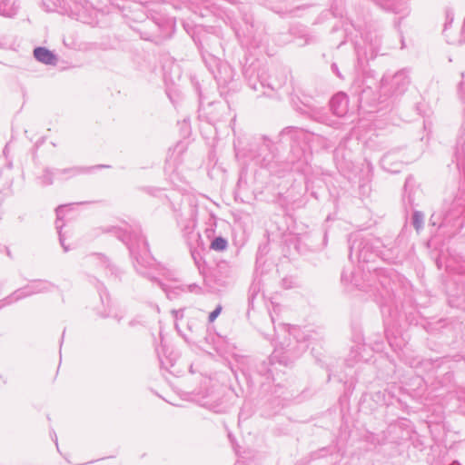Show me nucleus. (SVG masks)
Listing matches in <instances>:
<instances>
[{"label": "nucleus", "instance_id": "f257e3e1", "mask_svg": "<svg viewBox=\"0 0 465 465\" xmlns=\"http://www.w3.org/2000/svg\"><path fill=\"white\" fill-rule=\"evenodd\" d=\"M410 84V78L405 71H399L393 75H384L381 81L380 92L381 96L392 97L404 94Z\"/></svg>", "mask_w": 465, "mask_h": 465}, {"label": "nucleus", "instance_id": "f03ea898", "mask_svg": "<svg viewBox=\"0 0 465 465\" xmlns=\"http://www.w3.org/2000/svg\"><path fill=\"white\" fill-rule=\"evenodd\" d=\"M230 277V266L227 262H222L206 276L205 281L214 291H219L220 288L228 285Z\"/></svg>", "mask_w": 465, "mask_h": 465}, {"label": "nucleus", "instance_id": "7ed1b4c3", "mask_svg": "<svg viewBox=\"0 0 465 465\" xmlns=\"http://www.w3.org/2000/svg\"><path fill=\"white\" fill-rule=\"evenodd\" d=\"M52 285L47 282L38 281L24 288L18 289L7 296L4 301L6 304H11L24 298L29 297L35 293L47 292Z\"/></svg>", "mask_w": 465, "mask_h": 465}, {"label": "nucleus", "instance_id": "20e7f679", "mask_svg": "<svg viewBox=\"0 0 465 465\" xmlns=\"http://www.w3.org/2000/svg\"><path fill=\"white\" fill-rule=\"evenodd\" d=\"M331 110L337 116H343L348 110V97L344 93H338L330 101Z\"/></svg>", "mask_w": 465, "mask_h": 465}, {"label": "nucleus", "instance_id": "39448f33", "mask_svg": "<svg viewBox=\"0 0 465 465\" xmlns=\"http://www.w3.org/2000/svg\"><path fill=\"white\" fill-rule=\"evenodd\" d=\"M356 251L358 258L363 262H369L371 255L369 254V242L366 241H353L350 246L351 255Z\"/></svg>", "mask_w": 465, "mask_h": 465}, {"label": "nucleus", "instance_id": "423d86ee", "mask_svg": "<svg viewBox=\"0 0 465 465\" xmlns=\"http://www.w3.org/2000/svg\"><path fill=\"white\" fill-rule=\"evenodd\" d=\"M35 58L45 64H54L56 62L55 55L45 47H36L34 50Z\"/></svg>", "mask_w": 465, "mask_h": 465}, {"label": "nucleus", "instance_id": "0eeeda50", "mask_svg": "<svg viewBox=\"0 0 465 465\" xmlns=\"http://www.w3.org/2000/svg\"><path fill=\"white\" fill-rule=\"evenodd\" d=\"M17 12L15 3L7 0L0 1V15L5 17H13Z\"/></svg>", "mask_w": 465, "mask_h": 465}, {"label": "nucleus", "instance_id": "6e6552de", "mask_svg": "<svg viewBox=\"0 0 465 465\" xmlns=\"http://www.w3.org/2000/svg\"><path fill=\"white\" fill-rule=\"evenodd\" d=\"M66 206L65 205H61L59 206L57 209H56V216H57V219H56V222H55V225H56V228L58 230V233H59V240H60V242L64 250V252H67L69 249L67 246L64 245V239H63V235H62V232H61V229L62 227L64 226V223H61V220H62V217L64 215V209L65 208Z\"/></svg>", "mask_w": 465, "mask_h": 465}, {"label": "nucleus", "instance_id": "1a4fd4ad", "mask_svg": "<svg viewBox=\"0 0 465 465\" xmlns=\"http://www.w3.org/2000/svg\"><path fill=\"white\" fill-rule=\"evenodd\" d=\"M341 280H342V281H349V279H348V277H347V274H346V272H342V274H341ZM350 282H351L353 285H355L356 287H358V288H360V289H362V290H364V291H366V292H368V291H369V289H368V288L371 286V283H364V282H362V283H361V282H360V281H359L358 277H357L355 274H352V275H351V278L350 279Z\"/></svg>", "mask_w": 465, "mask_h": 465}, {"label": "nucleus", "instance_id": "9d476101", "mask_svg": "<svg viewBox=\"0 0 465 465\" xmlns=\"http://www.w3.org/2000/svg\"><path fill=\"white\" fill-rule=\"evenodd\" d=\"M228 246L227 241L223 237H216L211 242V249L214 251H224Z\"/></svg>", "mask_w": 465, "mask_h": 465}, {"label": "nucleus", "instance_id": "9b49d317", "mask_svg": "<svg viewBox=\"0 0 465 465\" xmlns=\"http://www.w3.org/2000/svg\"><path fill=\"white\" fill-rule=\"evenodd\" d=\"M287 331L289 332L290 336H292L294 340H296L299 348L302 351H304L306 346L301 341L299 334L301 332V330L298 327H291L288 328Z\"/></svg>", "mask_w": 465, "mask_h": 465}, {"label": "nucleus", "instance_id": "f8f14e48", "mask_svg": "<svg viewBox=\"0 0 465 465\" xmlns=\"http://www.w3.org/2000/svg\"><path fill=\"white\" fill-rule=\"evenodd\" d=\"M423 214L420 212H415L412 216L413 226L419 231L423 224Z\"/></svg>", "mask_w": 465, "mask_h": 465}, {"label": "nucleus", "instance_id": "ddd939ff", "mask_svg": "<svg viewBox=\"0 0 465 465\" xmlns=\"http://www.w3.org/2000/svg\"><path fill=\"white\" fill-rule=\"evenodd\" d=\"M84 171H85L84 168L74 167V168H69V169L57 170L56 171V174H65V173H68L71 176H74V175L79 174V173H83Z\"/></svg>", "mask_w": 465, "mask_h": 465}, {"label": "nucleus", "instance_id": "4468645a", "mask_svg": "<svg viewBox=\"0 0 465 465\" xmlns=\"http://www.w3.org/2000/svg\"><path fill=\"white\" fill-rule=\"evenodd\" d=\"M53 176H54L53 172H51L50 170H45L42 176L43 183H45L46 185L52 184L53 183Z\"/></svg>", "mask_w": 465, "mask_h": 465}, {"label": "nucleus", "instance_id": "2eb2a0df", "mask_svg": "<svg viewBox=\"0 0 465 465\" xmlns=\"http://www.w3.org/2000/svg\"><path fill=\"white\" fill-rule=\"evenodd\" d=\"M158 284L161 286V288L166 293V295L169 299H173L175 297L176 292L174 291H170L169 288L165 284L162 283L161 282H158Z\"/></svg>", "mask_w": 465, "mask_h": 465}, {"label": "nucleus", "instance_id": "dca6fc26", "mask_svg": "<svg viewBox=\"0 0 465 465\" xmlns=\"http://www.w3.org/2000/svg\"><path fill=\"white\" fill-rule=\"evenodd\" d=\"M222 312V307L219 305L215 310H213L210 314H209V322H213L215 321V319L219 316V314L221 313Z\"/></svg>", "mask_w": 465, "mask_h": 465}, {"label": "nucleus", "instance_id": "f3484780", "mask_svg": "<svg viewBox=\"0 0 465 465\" xmlns=\"http://www.w3.org/2000/svg\"><path fill=\"white\" fill-rule=\"evenodd\" d=\"M280 345L282 346V349L285 350V352L290 354V355H294V348L292 347V343H291V341H289L288 343H284V342H281Z\"/></svg>", "mask_w": 465, "mask_h": 465}, {"label": "nucleus", "instance_id": "a211bd4d", "mask_svg": "<svg viewBox=\"0 0 465 465\" xmlns=\"http://www.w3.org/2000/svg\"><path fill=\"white\" fill-rule=\"evenodd\" d=\"M172 314L176 320L181 319L183 317V310H173Z\"/></svg>", "mask_w": 465, "mask_h": 465}, {"label": "nucleus", "instance_id": "6ab92c4d", "mask_svg": "<svg viewBox=\"0 0 465 465\" xmlns=\"http://www.w3.org/2000/svg\"><path fill=\"white\" fill-rule=\"evenodd\" d=\"M8 41L5 35H0V48H6Z\"/></svg>", "mask_w": 465, "mask_h": 465}, {"label": "nucleus", "instance_id": "aec40b11", "mask_svg": "<svg viewBox=\"0 0 465 465\" xmlns=\"http://www.w3.org/2000/svg\"><path fill=\"white\" fill-rule=\"evenodd\" d=\"M331 68H332V71H333V72H334V73H335L339 77H341V74H340V73H339V71H338V68H337L336 64H332V65H331Z\"/></svg>", "mask_w": 465, "mask_h": 465}, {"label": "nucleus", "instance_id": "412c9836", "mask_svg": "<svg viewBox=\"0 0 465 465\" xmlns=\"http://www.w3.org/2000/svg\"><path fill=\"white\" fill-rule=\"evenodd\" d=\"M279 358V355H278V350L276 349L272 354V359H277Z\"/></svg>", "mask_w": 465, "mask_h": 465}, {"label": "nucleus", "instance_id": "4be33fe9", "mask_svg": "<svg viewBox=\"0 0 465 465\" xmlns=\"http://www.w3.org/2000/svg\"><path fill=\"white\" fill-rule=\"evenodd\" d=\"M89 259H90V260H91V259H99V260H101L102 258L100 257V255H97V256H96V255H94V256L90 257Z\"/></svg>", "mask_w": 465, "mask_h": 465}, {"label": "nucleus", "instance_id": "5701e85b", "mask_svg": "<svg viewBox=\"0 0 465 465\" xmlns=\"http://www.w3.org/2000/svg\"><path fill=\"white\" fill-rule=\"evenodd\" d=\"M452 465H460L459 462L455 461Z\"/></svg>", "mask_w": 465, "mask_h": 465}, {"label": "nucleus", "instance_id": "b1692460", "mask_svg": "<svg viewBox=\"0 0 465 465\" xmlns=\"http://www.w3.org/2000/svg\"><path fill=\"white\" fill-rule=\"evenodd\" d=\"M463 92H464L463 94H464V98H465V91H463Z\"/></svg>", "mask_w": 465, "mask_h": 465}]
</instances>
